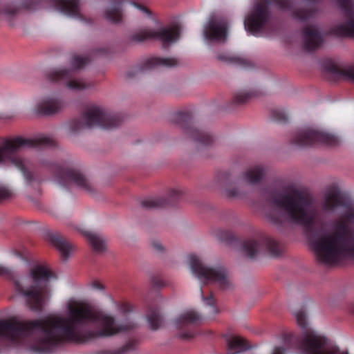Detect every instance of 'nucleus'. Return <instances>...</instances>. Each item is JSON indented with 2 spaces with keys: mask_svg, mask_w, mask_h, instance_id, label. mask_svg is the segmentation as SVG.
Segmentation results:
<instances>
[{
  "mask_svg": "<svg viewBox=\"0 0 354 354\" xmlns=\"http://www.w3.org/2000/svg\"><path fill=\"white\" fill-rule=\"evenodd\" d=\"M200 290H201V298H202L203 303L205 305L209 306L210 310H209V313L212 314V315L217 314L218 313V309L216 305V300L213 296L212 292H211L209 294V295L205 297L204 295V290H203V288L202 286H201Z\"/></svg>",
  "mask_w": 354,
  "mask_h": 354,
  "instance_id": "32",
  "label": "nucleus"
},
{
  "mask_svg": "<svg viewBox=\"0 0 354 354\" xmlns=\"http://www.w3.org/2000/svg\"><path fill=\"white\" fill-rule=\"evenodd\" d=\"M283 349L281 347L275 348L273 354H283Z\"/></svg>",
  "mask_w": 354,
  "mask_h": 354,
  "instance_id": "44",
  "label": "nucleus"
},
{
  "mask_svg": "<svg viewBox=\"0 0 354 354\" xmlns=\"http://www.w3.org/2000/svg\"><path fill=\"white\" fill-rule=\"evenodd\" d=\"M217 59L221 62L239 65L244 68L247 67L248 65V62L246 59L225 53L218 54Z\"/></svg>",
  "mask_w": 354,
  "mask_h": 354,
  "instance_id": "31",
  "label": "nucleus"
},
{
  "mask_svg": "<svg viewBox=\"0 0 354 354\" xmlns=\"http://www.w3.org/2000/svg\"><path fill=\"white\" fill-rule=\"evenodd\" d=\"M12 192L10 189L4 186L0 185V201L10 198Z\"/></svg>",
  "mask_w": 354,
  "mask_h": 354,
  "instance_id": "38",
  "label": "nucleus"
},
{
  "mask_svg": "<svg viewBox=\"0 0 354 354\" xmlns=\"http://www.w3.org/2000/svg\"><path fill=\"white\" fill-rule=\"evenodd\" d=\"M188 261L192 273L201 281V283L206 285L215 283L223 290L230 288L231 284L227 272L224 267L207 266L197 256L194 254L188 256Z\"/></svg>",
  "mask_w": 354,
  "mask_h": 354,
  "instance_id": "7",
  "label": "nucleus"
},
{
  "mask_svg": "<svg viewBox=\"0 0 354 354\" xmlns=\"http://www.w3.org/2000/svg\"><path fill=\"white\" fill-rule=\"evenodd\" d=\"M256 95V92L254 91H239L234 95L232 102L235 105H243L248 102L252 97L255 96Z\"/></svg>",
  "mask_w": 354,
  "mask_h": 354,
  "instance_id": "33",
  "label": "nucleus"
},
{
  "mask_svg": "<svg viewBox=\"0 0 354 354\" xmlns=\"http://www.w3.org/2000/svg\"><path fill=\"white\" fill-rule=\"evenodd\" d=\"M152 283L155 287L164 286V282L160 279L156 277L152 279Z\"/></svg>",
  "mask_w": 354,
  "mask_h": 354,
  "instance_id": "42",
  "label": "nucleus"
},
{
  "mask_svg": "<svg viewBox=\"0 0 354 354\" xmlns=\"http://www.w3.org/2000/svg\"><path fill=\"white\" fill-rule=\"evenodd\" d=\"M65 106L64 102L57 97H46L41 100L35 106L36 113L41 115L49 116L53 115Z\"/></svg>",
  "mask_w": 354,
  "mask_h": 354,
  "instance_id": "22",
  "label": "nucleus"
},
{
  "mask_svg": "<svg viewBox=\"0 0 354 354\" xmlns=\"http://www.w3.org/2000/svg\"><path fill=\"white\" fill-rule=\"evenodd\" d=\"M151 245L158 252H162L164 251V247L159 241H153Z\"/></svg>",
  "mask_w": 354,
  "mask_h": 354,
  "instance_id": "39",
  "label": "nucleus"
},
{
  "mask_svg": "<svg viewBox=\"0 0 354 354\" xmlns=\"http://www.w3.org/2000/svg\"><path fill=\"white\" fill-rule=\"evenodd\" d=\"M201 316L196 311L189 310L183 313L175 320V326L179 330L178 336L183 340L192 339L195 333L194 326L200 323Z\"/></svg>",
  "mask_w": 354,
  "mask_h": 354,
  "instance_id": "14",
  "label": "nucleus"
},
{
  "mask_svg": "<svg viewBox=\"0 0 354 354\" xmlns=\"http://www.w3.org/2000/svg\"><path fill=\"white\" fill-rule=\"evenodd\" d=\"M131 3L132 5H133L135 7H136L137 8H138L139 10H142V12H144L148 15L151 14L150 11L146 7H145L142 5H140L137 3H135V2H131Z\"/></svg>",
  "mask_w": 354,
  "mask_h": 354,
  "instance_id": "41",
  "label": "nucleus"
},
{
  "mask_svg": "<svg viewBox=\"0 0 354 354\" xmlns=\"http://www.w3.org/2000/svg\"><path fill=\"white\" fill-rule=\"evenodd\" d=\"M55 141L46 136H40L34 139L24 138L20 136L5 140L0 146V162L10 161L23 174L26 180L30 184L35 180V176L28 171L26 161L17 153L25 148L50 147Z\"/></svg>",
  "mask_w": 354,
  "mask_h": 354,
  "instance_id": "3",
  "label": "nucleus"
},
{
  "mask_svg": "<svg viewBox=\"0 0 354 354\" xmlns=\"http://www.w3.org/2000/svg\"><path fill=\"white\" fill-rule=\"evenodd\" d=\"M118 307V310L122 314H127L133 310V306L127 302L120 303Z\"/></svg>",
  "mask_w": 354,
  "mask_h": 354,
  "instance_id": "37",
  "label": "nucleus"
},
{
  "mask_svg": "<svg viewBox=\"0 0 354 354\" xmlns=\"http://www.w3.org/2000/svg\"><path fill=\"white\" fill-rule=\"evenodd\" d=\"M268 201L283 211L288 221L306 227L307 239L319 262L333 264L354 255V207L339 190H330L323 204L325 210L344 211L342 219L330 233L321 234L315 227L316 209L311 198L305 193L297 189L285 194L272 192Z\"/></svg>",
  "mask_w": 354,
  "mask_h": 354,
  "instance_id": "1",
  "label": "nucleus"
},
{
  "mask_svg": "<svg viewBox=\"0 0 354 354\" xmlns=\"http://www.w3.org/2000/svg\"><path fill=\"white\" fill-rule=\"evenodd\" d=\"M227 25L223 19H212L204 28V36L209 41L225 42L227 39Z\"/></svg>",
  "mask_w": 354,
  "mask_h": 354,
  "instance_id": "19",
  "label": "nucleus"
},
{
  "mask_svg": "<svg viewBox=\"0 0 354 354\" xmlns=\"http://www.w3.org/2000/svg\"><path fill=\"white\" fill-rule=\"evenodd\" d=\"M193 118L190 113L178 112L173 115L172 121L179 125L185 133L198 145L211 146L214 142L213 136L208 132L196 128L193 124Z\"/></svg>",
  "mask_w": 354,
  "mask_h": 354,
  "instance_id": "11",
  "label": "nucleus"
},
{
  "mask_svg": "<svg viewBox=\"0 0 354 354\" xmlns=\"http://www.w3.org/2000/svg\"><path fill=\"white\" fill-rule=\"evenodd\" d=\"M44 0H19L8 4L0 3V15H4L8 18H13L22 11H34L44 6Z\"/></svg>",
  "mask_w": 354,
  "mask_h": 354,
  "instance_id": "16",
  "label": "nucleus"
},
{
  "mask_svg": "<svg viewBox=\"0 0 354 354\" xmlns=\"http://www.w3.org/2000/svg\"><path fill=\"white\" fill-rule=\"evenodd\" d=\"M122 121L119 113L109 112L101 106L92 105L86 108L81 117L71 120L68 123V130L71 133H77L84 129L98 127L111 129L118 127Z\"/></svg>",
  "mask_w": 354,
  "mask_h": 354,
  "instance_id": "4",
  "label": "nucleus"
},
{
  "mask_svg": "<svg viewBox=\"0 0 354 354\" xmlns=\"http://www.w3.org/2000/svg\"><path fill=\"white\" fill-rule=\"evenodd\" d=\"M304 48L308 51L318 49L323 44L324 39L320 32L313 26H306L303 28Z\"/></svg>",
  "mask_w": 354,
  "mask_h": 354,
  "instance_id": "23",
  "label": "nucleus"
},
{
  "mask_svg": "<svg viewBox=\"0 0 354 354\" xmlns=\"http://www.w3.org/2000/svg\"><path fill=\"white\" fill-rule=\"evenodd\" d=\"M84 234L95 251L100 252L105 250L104 241L100 235L89 231L84 232Z\"/></svg>",
  "mask_w": 354,
  "mask_h": 354,
  "instance_id": "29",
  "label": "nucleus"
},
{
  "mask_svg": "<svg viewBox=\"0 0 354 354\" xmlns=\"http://www.w3.org/2000/svg\"><path fill=\"white\" fill-rule=\"evenodd\" d=\"M123 0H111V6L104 10V16L106 19L113 23H119L122 19Z\"/></svg>",
  "mask_w": 354,
  "mask_h": 354,
  "instance_id": "25",
  "label": "nucleus"
},
{
  "mask_svg": "<svg viewBox=\"0 0 354 354\" xmlns=\"http://www.w3.org/2000/svg\"><path fill=\"white\" fill-rule=\"evenodd\" d=\"M137 341L136 340H130L126 344L122 346V347L118 348L115 350H101L97 351L95 354H124L128 351L134 350L137 345Z\"/></svg>",
  "mask_w": 354,
  "mask_h": 354,
  "instance_id": "30",
  "label": "nucleus"
},
{
  "mask_svg": "<svg viewBox=\"0 0 354 354\" xmlns=\"http://www.w3.org/2000/svg\"><path fill=\"white\" fill-rule=\"evenodd\" d=\"M95 53L100 54V55H106L109 53V48L106 47L102 48H97L95 50Z\"/></svg>",
  "mask_w": 354,
  "mask_h": 354,
  "instance_id": "43",
  "label": "nucleus"
},
{
  "mask_svg": "<svg viewBox=\"0 0 354 354\" xmlns=\"http://www.w3.org/2000/svg\"><path fill=\"white\" fill-rule=\"evenodd\" d=\"M322 67L326 73L333 77L334 81L347 80L354 81V66L342 68L330 59H325L322 63Z\"/></svg>",
  "mask_w": 354,
  "mask_h": 354,
  "instance_id": "20",
  "label": "nucleus"
},
{
  "mask_svg": "<svg viewBox=\"0 0 354 354\" xmlns=\"http://www.w3.org/2000/svg\"><path fill=\"white\" fill-rule=\"evenodd\" d=\"M265 173L263 167L256 165L250 167L243 174V178L250 184H256L263 179Z\"/></svg>",
  "mask_w": 354,
  "mask_h": 354,
  "instance_id": "28",
  "label": "nucleus"
},
{
  "mask_svg": "<svg viewBox=\"0 0 354 354\" xmlns=\"http://www.w3.org/2000/svg\"><path fill=\"white\" fill-rule=\"evenodd\" d=\"M218 180L225 186V194L230 198H242L245 194L241 189L237 180H234L232 174L228 171H223L218 175Z\"/></svg>",
  "mask_w": 354,
  "mask_h": 354,
  "instance_id": "21",
  "label": "nucleus"
},
{
  "mask_svg": "<svg viewBox=\"0 0 354 354\" xmlns=\"http://www.w3.org/2000/svg\"><path fill=\"white\" fill-rule=\"evenodd\" d=\"M178 62L175 58H164L158 57H152L143 60L138 66H136L135 72L129 71V77H133L139 73H143L147 71L155 69L160 67H174L177 66Z\"/></svg>",
  "mask_w": 354,
  "mask_h": 354,
  "instance_id": "18",
  "label": "nucleus"
},
{
  "mask_svg": "<svg viewBox=\"0 0 354 354\" xmlns=\"http://www.w3.org/2000/svg\"><path fill=\"white\" fill-rule=\"evenodd\" d=\"M30 275L35 284L25 287L27 279H17L12 270L0 265V277L12 280L15 291L26 299L29 308L40 312L49 297L48 279L54 277V273L45 266L37 265L32 268Z\"/></svg>",
  "mask_w": 354,
  "mask_h": 354,
  "instance_id": "2",
  "label": "nucleus"
},
{
  "mask_svg": "<svg viewBox=\"0 0 354 354\" xmlns=\"http://www.w3.org/2000/svg\"><path fill=\"white\" fill-rule=\"evenodd\" d=\"M229 354H236L250 348L249 344L244 339L233 336L227 339Z\"/></svg>",
  "mask_w": 354,
  "mask_h": 354,
  "instance_id": "27",
  "label": "nucleus"
},
{
  "mask_svg": "<svg viewBox=\"0 0 354 354\" xmlns=\"http://www.w3.org/2000/svg\"><path fill=\"white\" fill-rule=\"evenodd\" d=\"M180 35V28L174 25L169 28H162L158 31L152 29H144L129 36V40L135 42H142L147 39H158L163 44L174 42Z\"/></svg>",
  "mask_w": 354,
  "mask_h": 354,
  "instance_id": "12",
  "label": "nucleus"
},
{
  "mask_svg": "<svg viewBox=\"0 0 354 354\" xmlns=\"http://www.w3.org/2000/svg\"><path fill=\"white\" fill-rule=\"evenodd\" d=\"M41 165L49 170L57 182L64 187L75 185L86 192L93 191L92 185L88 179L80 169L75 168L71 162L55 163L42 160Z\"/></svg>",
  "mask_w": 354,
  "mask_h": 354,
  "instance_id": "6",
  "label": "nucleus"
},
{
  "mask_svg": "<svg viewBox=\"0 0 354 354\" xmlns=\"http://www.w3.org/2000/svg\"><path fill=\"white\" fill-rule=\"evenodd\" d=\"M183 192L178 189H171L169 191L168 198L162 197H149L141 202L142 207L147 209H158L168 205H174L183 196Z\"/></svg>",
  "mask_w": 354,
  "mask_h": 354,
  "instance_id": "17",
  "label": "nucleus"
},
{
  "mask_svg": "<svg viewBox=\"0 0 354 354\" xmlns=\"http://www.w3.org/2000/svg\"><path fill=\"white\" fill-rule=\"evenodd\" d=\"M298 325L304 330L303 337L298 346L303 354H348L341 352L338 347L328 344V340L308 327L306 315L304 310L295 313Z\"/></svg>",
  "mask_w": 354,
  "mask_h": 354,
  "instance_id": "5",
  "label": "nucleus"
},
{
  "mask_svg": "<svg viewBox=\"0 0 354 354\" xmlns=\"http://www.w3.org/2000/svg\"><path fill=\"white\" fill-rule=\"evenodd\" d=\"M266 217L271 223L277 227H281L283 223V217L278 212H269L266 214Z\"/></svg>",
  "mask_w": 354,
  "mask_h": 354,
  "instance_id": "36",
  "label": "nucleus"
},
{
  "mask_svg": "<svg viewBox=\"0 0 354 354\" xmlns=\"http://www.w3.org/2000/svg\"><path fill=\"white\" fill-rule=\"evenodd\" d=\"M48 239L59 251L62 258L64 260L67 259L73 251V245L58 233L48 234Z\"/></svg>",
  "mask_w": 354,
  "mask_h": 354,
  "instance_id": "24",
  "label": "nucleus"
},
{
  "mask_svg": "<svg viewBox=\"0 0 354 354\" xmlns=\"http://www.w3.org/2000/svg\"><path fill=\"white\" fill-rule=\"evenodd\" d=\"M216 236L219 241L227 244H232L237 241L236 236L230 230H219L216 232Z\"/></svg>",
  "mask_w": 354,
  "mask_h": 354,
  "instance_id": "34",
  "label": "nucleus"
},
{
  "mask_svg": "<svg viewBox=\"0 0 354 354\" xmlns=\"http://www.w3.org/2000/svg\"><path fill=\"white\" fill-rule=\"evenodd\" d=\"M147 322L152 330H157L162 323V317L160 313V306L156 304H151L148 306L147 314Z\"/></svg>",
  "mask_w": 354,
  "mask_h": 354,
  "instance_id": "26",
  "label": "nucleus"
},
{
  "mask_svg": "<svg viewBox=\"0 0 354 354\" xmlns=\"http://www.w3.org/2000/svg\"><path fill=\"white\" fill-rule=\"evenodd\" d=\"M91 286L93 288L99 290H103L104 289V286L97 281H94L91 283Z\"/></svg>",
  "mask_w": 354,
  "mask_h": 354,
  "instance_id": "40",
  "label": "nucleus"
},
{
  "mask_svg": "<svg viewBox=\"0 0 354 354\" xmlns=\"http://www.w3.org/2000/svg\"><path fill=\"white\" fill-rule=\"evenodd\" d=\"M346 21L332 28L333 34L337 37H354V3L352 0H333Z\"/></svg>",
  "mask_w": 354,
  "mask_h": 354,
  "instance_id": "13",
  "label": "nucleus"
},
{
  "mask_svg": "<svg viewBox=\"0 0 354 354\" xmlns=\"http://www.w3.org/2000/svg\"><path fill=\"white\" fill-rule=\"evenodd\" d=\"M291 142L298 147H307L316 144L335 146L339 140L337 137L330 133L306 127L297 131L292 136Z\"/></svg>",
  "mask_w": 354,
  "mask_h": 354,
  "instance_id": "10",
  "label": "nucleus"
},
{
  "mask_svg": "<svg viewBox=\"0 0 354 354\" xmlns=\"http://www.w3.org/2000/svg\"><path fill=\"white\" fill-rule=\"evenodd\" d=\"M241 248L244 254L251 259H256L261 253H266L272 257H278L283 252L281 245L266 234H262L257 239L244 240Z\"/></svg>",
  "mask_w": 354,
  "mask_h": 354,
  "instance_id": "9",
  "label": "nucleus"
},
{
  "mask_svg": "<svg viewBox=\"0 0 354 354\" xmlns=\"http://www.w3.org/2000/svg\"><path fill=\"white\" fill-rule=\"evenodd\" d=\"M271 115L272 119L279 123H286L288 120V114L281 109L272 110Z\"/></svg>",
  "mask_w": 354,
  "mask_h": 354,
  "instance_id": "35",
  "label": "nucleus"
},
{
  "mask_svg": "<svg viewBox=\"0 0 354 354\" xmlns=\"http://www.w3.org/2000/svg\"><path fill=\"white\" fill-rule=\"evenodd\" d=\"M90 62L88 57L74 55L71 59L73 68H59L53 70L48 73L47 77L52 82H62L72 90L80 91L87 88L90 84L75 79L76 71L83 68Z\"/></svg>",
  "mask_w": 354,
  "mask_h": 354,
  "instance_id": "8",
  "label": "nucleus"
},
{
  "mask_svg": "<svg viewBox=\"0 0 354 354\" xmlns=\"http://www.w3.org/2000/svg\"><path fill=\"white\" fill-rule=\"evenodd\" d=\"M52 4L57 10L69 17L86 25L93 23V19L83 13L80 0H52Z\"/></svg>",
  "mask_w": 354,
  "mask_h": 354,
  "instance_id": "15",
  "label": "nucleus"
}]
</instances>
